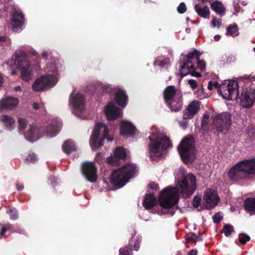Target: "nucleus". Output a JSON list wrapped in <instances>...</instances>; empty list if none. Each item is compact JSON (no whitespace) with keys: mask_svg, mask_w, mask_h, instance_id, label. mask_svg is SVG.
<instances>
[{"mask_svg":"<svg viewBox=\"0 0 255 255\" xmlns=\"http://www.w3.org/2000/svg\"><path fill=\"white\" fill-rule=\"evenodd\" d=\"M201 54L198 50L194 49L185 56L182 60L180 59V77L183 78L188 74L198 78L201 77L200 73L196 72V69L201 71L205 70V62L200 59Z\"/></svg>","mask_w":255,"mask_h":255,"instance_id":"nucleus-1","label":"nucleus"},{"mask_svg":"<svg viewBox=\"0 0 255 255\" xmlns=\"http://www.w3.org/2000/svg\"><path fill=\"white\" fill-rule=\"evenodd\" d=\"M179 189L176 187H167L160 192V214H174L175 206L179 201Z\"/></svg>","mask_w":255,"mask_h":255,"instance_id":"nucleus-2","label":"nucleus"},{"mask_svg":"<svg viewBox=\"0 0 255 255\" xmlns=\"http://www.w3.org/2000/svg\"><path fill=\"white\" fill-rule=\"evenodd\" d=\"M250 174L255 175V159L242 161L232 167L228 172L229 178L235 181L247 177Z\"/></svg>","mask_w":255,"mask_h":255,"instance_id":"nucleus-3","label":"nucleus"},{"mask_svg":"<svg viewBox=\"0 0 255 255\" xmlns=\"http://www.w3.org/2000/svg\"><path fill=\"white\" fill-rule=\"evenodd\" d=\"M136 171L134 164H126L112 172L110 182L114 186L121 188L134 175Z\"/></svg>","mask_w":255,"mask_h":255,"instance_id":"nucleus-4","label":"nucleus"},{"mask_svg":"<svg viewBox=\"0 0 255 255\" xmlns=\"http://www.w3.org/2000/svg\"><path fill=\"white\" fill-rule=\"evenodd\" d=\"M109 128L105 124L99 123L96 124L90 140L92 149L100 148L104 145V140H112L109 136Z\"/></svg>","mask_w":255,"mask_h":255,"instance_id":"nucleus-5","label":"nucleus"},{"mask_svg":"<svg viewBox=\"0 0 255 255\" xmlns=\"http://www.w3.org/2000/svg\"><path fill=\"white\" fill-rule=\"evenodd\" d=\"M232 115L228 112L217 114L211 117L215 128L218 132L226 133L232 124Z\"/></svg>","mask_w":255,"mask_h":255,"instance_id":"nucleus-6","label":"nucleus"},{"mask_svg":"<svg viewBox=\"0 0 255 255\" xmlns=\"http://www.w3.org/2000/svg\"><path fill=\"white\" fill-rule=\"evenodd\" d=\"M178 186L181 189V193L184 198H188L193 194L196 189V178L192 173L184 176L179 181Z\"/></svg>","mask_w":255,"mask_h":255,"instance_id":"nucleus-7","label":"nucleus"},{"mask_svg":"<svg viewBox=\"0 0 255 255\" xmlns=\"http://www.w3.org/2000/svg\"><path fill=\"white\" fill-rule=\"evenodd\" d=\"M177 149L182 160L188 161L195 150L194 137L191 135L184 137L178 146Z\"/></svg>","mask_w":255,"mask_h":255,"instance_id":"nucleus-8","label":"nucleus"},{"mask_svg":"<svg viewBox=\"0 0 255 255\" xmlns=\"http://www.w3.org/2000/svg\"><path fill=\"white\" fill-rule=\"evenodd\" d=\"M239 86L236 81H225L221 84L219 94L228 100H232L233 98L239 96Z\"/></svg>","mask_w":255,"mask_h":255,"instance_id":"nucleus-9","label":"nucleus"},{"mask_svg":"<svg viewBox=\"0 0 255 255\" xmlns=\"http://www.w3.org/2000/svg\"><path fill=\"white\" fill-rule=\"evenodd\" d=\"M56 77L53 75H45L36 79L32 86L35 92H41L45 89L54 87L57 83Z\"/></svg>","mask_w":255,"mask_h":255,"instance_id":"nucleus-10","label":"nucleus"},{"mask_svg":"<svg viewBox=\"0 0 255 255\" xmlns=\"http://www.w3.org/2000/svg\"><path fill=\"white\" fill-rule=\"evenodd\" d=\"M15 63L17 64V67L21 71V77L24 81H28L32 74V70L30 67L28 58L24 53L16 57Z\"/></svg>","mask_w":255,"mask_h":255,"instance_id":"nucleus-11","label":"nucleus"},{"mask_svg":"<svg viewBox=\"0 0 255 255\" xmlns=\"http://www.w3.org/2000/svg\"><path fill=\"white\" fill-rule=\"evenodd\" d=\"M81 171L87 181L92 183L97 181V169L94 162H84L81 166Z\"/></svg>","mask_w":255,"mask_h":255,"instance_id":"nucleus-12","label":"nucleus"},{"mask_svg":"<svg viewBox=\"0 0 255 255\" xmlns=\"http://www.w3.org/2000/svg\"><path fill=\"white\" fill-rule=\"evenodd\" d=\"M236 98L240 99V103L241 106L245 108H250L254 103L255 99V90L250 89H244L241 94L239 93Z\"/></svg>","mask_w":255,"mask_h":255,"instance_id":"nucleus-13","label":"nucleus"},{"mask_svg":"<svg viewBox=\"0 0 255 255\" xmlns=\"http://www.w3.org/2000/svg\"><path fill=\"white\" fill-rule=\"evenodd\" d=\"M203 200L206 209L210 210L218 204L220 198L214 190L207 188L204 192Z\"/></svg>","mask_w":255,"mask_h":255,"instance_id":"nucleus-14","label":"nucleus"},{"mask_svg":"<svg viewBox=\"0 0 255 255\" xmlns=\"http://www.w3.org/2000/svg\"><path fill=\"white\" fill-rule=\"evenodd\" d=\"M149 139L150 142L149 146L151 153L150 158L151 160H155L159 157V135L158 133H152L149 136Z\"/></svg>","mask_w":255,"mask_h":255,"instance_id":"nucleus-15","label":"nucleus"},{"mask_svg":"<svg viewBox=\"0 0 255 255\" xmlns=\"http://www.w3.org/2000/svg\"><path fill=\"white\" fill-rule=\"evenodd\" d=\"M131 240L129 241V246H126L123 249H121L119 251V255H130L129 252H131L132 251V247L133 248V250L136 251H138L139 249V244L141 241V238L136 237V239L134 241L133 245H132V239H134L136 233L134 229L131 228Z\"/></svg>","mask_w":255,"mask_h":255,"instance_id":"nucleus-16","label":"nucleus"},{"mask_svg":"<svg viewBox=\"0 0 255 255\" xmlns=\"http://www.w3.org/2000/svg\"><path fill=\"white\" fill-rule=\"evenodd\" d=\"M127 157L126 149L123 147H118L114 151V155L107 158L108 163L117 166L120 164V159L125 160Z\"/></svg>","mask_w":255,"mask_h":255,"instance_id":"nucleus-17","label":"nucleus"},{"mask_svg":"<svg viewBox=\"0 0 255 255\" xmlns=\"http://www.w3.org/2000/svg\"><path fill=\"white\" fill-rule=\"evenodd\" d=\"M19 103V100L18 98L7 96L0 100V108L2 110L11 111L17 106Z\"/></svg>","mask_w":255,"mask_h":255,"instance_id":"nucleus-18","label":"nucleus"},{"mask_svg":"<svg viewBox=\"0 0 255 255\" xmlns=\"http://www.w3.org/2000/svg\"><path fill=\"white\" fill-rule=\"evenodd\" d=\"M200 103L198 101H193L188 106L186 111H184L183 119L184 120L192 119L199 111Z\"/></svg>","mask_w":255,"mask_h":255,"instance_id":"nucleus-19","label":"nucleus"},{"mask_svg":"<svg viewBox=\"0 0 255 255\" xmlns=\"http://www.w3.org/2000/svg\"><path fill=\"white\" fill-rule=\"evenodd\" d=\"M182 93L180 90L177 89L174 86H167L163 92L165 103L175 98L181 97Z\"/></svg>","mask_w":255,"mask_h":255,"instance_id":"nucleus-20","label":"nucleus"},{"mask_svg":"<svg viewBox=\"0 0 255 255\" xmlns=\"http://www.w3.org/2000/svg\"><path fill=\"white\" fill-rule=\"evenodd\" d=\"M69 101L74 109L80 112L85 110V99L83 94L78 93L73 96L71 95Z\"/></svg>","mask_w":255,"mask_h":255,"instance_id":"nucleus-21","label":"nucleus"},{"mask_svg":"<svg viewBox=\"0 0 255 255\" xmlns=\"http://www.w3.org/2000/svg\"><path fill=\"white\" fill-rule=\"evenodd\" d=\"M24 21V16L19 10H15L12 15L11 25L13 30L16 31L23 25Z\"/></svg>","mask_w":255,"mask_h":255,"instance_id":"nucleus-22","label":"nucleus"},{"mask_svg":"<svg viewBox=\"0 0 255 255\" xmlns=\"http://www.w3.org/2000/svg\"><path fill=\"white\" fill-rule=\"evenodd\" d=\"M120 113V109L113 104H108L105 108V113L108 121L118 119Z\"/></svg>","mask_w":255,"mask_h":255,"instance_id":"nucleus-23","label":"nucleus"},{"mask_svg":"<svg viewBox=\"0 0 255 255\" xmlns=\"http://www.w3.org/2000/svg\"><path fill=\"white\" fill-rule=\"evenodd\" d=\"M135 131V127L130 122L122 121L120 126V133L123 135L133 136Z\"/></svg>","mask_w":255,"mask_h":255,"instance_id":"nucleus-24","label":"nucleus"},{"mask_svg":"<svg viewBox=\"0 0 255 255\" xmlns=\"http://www.w3.org/2000/svg\"><path fill=\"white\" fill-rule=\"evenodd\" d=\"M166 106L170 109L171 112H178L182 109L183 96L175 98L174 99L165 102Z\"/></svg>","mask_w":255,"mask_h":255,"instance_id":"nucleus-25","label":"nucleus"},{"mask_svg":"<svg viewBox=\"0 0 255 255\" xmlns=\"http://www.w3.org/2000/svg\"><path fill=\"white\" fill-rule=\"evenodd\" d=\"M172 147V141L166 135L160 132V158L168 152V149Z\"/></svg>","mask_w":255,"mask_h":255,"instance_id":"nucleus-26","label":"nucleus"},{"mask_svg":"<svg viewBox=\"0 0 255 255\" xmlns=\"http://www.w3.org/2000/svg\"><path fill=\"white\" fill-rule=\"evenodd\" d=\"M39 129L35 125H30L24 133L25 137L29 141L33 142L38 138Z\"/></svg>","mask_w":255,"mask_h":255,"instance_id":"nucleus-27","label":"nucleus"},{"mask_svg":"<svg viewBox=\"0 0 255 255\" xmlns=\"http://www.w3.org/2000/svg\"><path fill=\"white\" fill-rule=\"evenodd\" d=\"M157 204V200L153 193L146 194L142 202V205L146 210L154 207Z\"/></svg>","mask_w":255,"mask_h":255,"instance_id":"nucleus-28","label":"nucleus"},{"mask_svg":"<svg viewBox=\"0 0 255 255\" xmlns=\"http://www.w3.org/2000/svg\"><path fill=\"white\" fill-rule=\"evenodd\" d=\"M115 101L119 106L126 107L128 102V96L126 92L121 89L118 90L115 94Z\"/></svg>","mask_w":255,"mask_h":255,"instance_id":"nucleus-29","label":"nucleus"},{"mask_svg":"<svg viewBox=\"0 0 255 255\" xmlns=\"http://www.w3.org/2000/svg\"><path fill=\"white\" fill-rule=\"evenodd\" d=\"M211 8L213 10L216 12V13L220 15L221 16L225 14L226 8L220 1L216 0L213 1L211 4Z\"/></svg>","mask_w":255,"mask_h":255,"instance_id":"nucleus-30","label":"nucleus"},{"mask_svg":"<svg viewBox=\"0 0 255 255\" xmlns=\"http://www.w3.org/2000/svg\"><path fill=\"white\" fill-rule=\"evenodd\" d=\"M195 10L200 17L204 18H209L210 12L207 6L202 7L199 4H196L195 5Z\"/></svg>","mask_w":255,"mask_h":255,"instance_id":"nucleus-31","label":"nucleus"},{"mask_svg":"<svg viewBox=\"0 0 255 255\" xmlns=\"http://www.w3.org/2000/svg\"><path fill=\"white\" fill-rule=\"evenodd\" d=\"M62 150L67 154H70L76 150V148L74 143L71 140L65 141L62 145Z\"/></svg>","mask_w":255,"mask_h":255,"instance_id":"nucleus-32","label":"nucleus"},{"mask_svg":"<svg viewBox=\"0 0 255 255\" xmlns=\"http://www.w3.org/2000/svg\"><path fill=\"white\" fill-rule=\"evenodd\" d=\"M0 119L5 127L9 130L13 128L15 121L11 117L8 115H3L1 116Z\"/></svg>","mask_w":255,"mask_h":255,"instance_id":"nucleus-33","label":"nucleus"},{"mask_svg":"<svg viewBox=\"0 0 255 255\" xmlns=\"http://www.w3.org/2000/svg\"><path fill=\"white\" fill-rule=\"evenodd\" d=\"M245 209L249 212H255V198H248L244 203Z\"/></svg>","mask_w":255,"mask_h":255,"instance_id":"nucleus-34","label":"nucleus"},{"mask_svg":"<svg viewBox=\"0 0 255 255\" xmlns=\"http://www.w3.org/2000/svg\"><path fill=\"white\" fill-rule=\"evenodd\" d=\"M210 120L208 114H204L201 122V129L204 133L208 132L209 129Z\"/></svg>","mask_w":255,"mask_h":255,"instance_id":"nucleus-35","label":"nucleus"},{"mask_svg":"<svg viewBox=\"0 0 255 255\" xmlns=\"http://www.w3.org/2000/svg\"><path fill=\"white\" fill-rule=\"evenodd\" d=\"M226 35H230L233 37L238 36L239 35V28L237 24L234 23L229 25L227 27Z\"/></svg>","mask_w":255,"mask_h":255,"instance_id":"nucleus-36","label":"nucleus"},{"mask_svg":"<svg viewBox=\"0 0 255 255\" xmlns=\"http://www.w3.org/2000/svg\"><path fill=\"white\" fill-rule=\"evenodd\" d=\"M185 238L187 243L193 242L196 243L197 241H201L202 240L201 237V234L197 236L196 234L193 233H189L186 234Z\"/></svg>","mask_w":255,"mask_h":255,"instance_id":"nucleus-37","label":"nucleus"},{"mask_svg":"<svg viewBox=\"0 0 255 255\" xmlns=\"http://www.w3.org/2000/svg\"><path fill=\"white\" fill-rule=\"evenodd\" d=\"M235 232L234 227L231 224H225L221 231V233H224L226 237H228L232 233Z\"/></svg>","mask_w":255,"mask_h":255,"instance_id":"nucleus-38","label":"nucleus"},{"mask_svg":"<svg viewBox=\"0 0 255 255\" xmlns=\"http://www.w3.org/2000/svg\"><path fill=\"white\" fill-rule=\"evenodd\" d=\"M0 226L1 228L0 236L1 237H4V238H5V232L7 231L11 230L12 225L9 223H7L6 224H0Z\"/></svg>","mask_w":255,"mask_h":255,"instance_id":"nucleus-39","label":"nucleus"},{"mask_svg":"<svg viewBox=\"0 0 255 255\" xmlns=\"http://www.w3.org/2000/svg\"><path fill=\"white\" fill-rule=\"evenodd\" d=\"M18 124L19 129L20 130H23L27 125L28 122L25 118H19Z\"/></svg>","mask_w":255,"mask_h":255,"instance_id":"nucleus-40","label":"nucleus"},{"mask_svg":"<svg viewBox=\"0 0 255 255\" xmlns=\"http://www.w3.org/2000/svg\"><path fill=\"white\" fill-rule=\"evenodd\" d=\"M160 59V67H165L167 68L170 66V58L169 57H163Z\"/></svg>","mask_w":255,"mask_h":255,"instance_id":"nucleus-41","label":"nucleus"},{"mask_svg":"<svg viewBox=\"0 0 255 255\" xmlns=\"http://www.w3.org/2000/svg\"><path fill=\"white\" fill-rule=\"evenodd\" d=\"M250 239V236L246 234L242 233L239 235V242L242 245L246 244Z\"/></svg>","mask_w":255,"mask_h":255,"instance_id":"nucleus-42","label":"nucleus"},{"mask_svg":"<svg viewBox=\"0 0 255 255\" xmlns=\"http://www.w3.org/2000/svg\"><path fill=\"white\" fill-rule=\"evenodd\" d=\"M38 160V158L36 154L34 153H30L26 158V160L30 163H34Z\"/></svg>","mask_w":255,"mask_h":255,"instance_id":"nucleus-43","label":"nucleus"},{"mask_svg":"<svg viewBox=\"0 0 255 255\" xmlns=\"http://www.w3.org/2000/svg\"><path fill=\"white\" fill-rule=\"evenodd\" d=\"M11 231L12 232L19 233V234H22V235L26 234L25 230L19 226H18L16 227H13L12 226Z\"/></svg>","mask_w":255,"mask_h":255,"instance_id":"nucleus-44","label":"nucleus"},{"mask_svg":"<svg viewBox=\"0 0 255 255\" xmlns=\"http://www.w3.org/2000/svg\"><path fill=\"white\" fill-rule=\"evenodd\" d=\"M9 213L11 219L14 220L18 218V213L15 209H10Z\"/></svg>","mask_w":255,"mask_h":255,"instance_id":"nucleus-45","label":"nucleus"},{"mask_svg":"<svg viewBox=\"0 0 255 255\" xmlns=\"http://www.w3.org/2000/svg\"><path fill=\"white\" fill-rule=\"evenodd\" d=\"M177 10L180 14L184 13L187 10V7L184 2H181L177 8Z\"/></svg>","mask_w":255,"mask_h":255,"instance_id":"nucleus-46","label":"nucleus"},{"mask_svg":"<svg viewBox=\"0 0 255 255\" xmlns=\"http://www.w3.org/2000/svg\"><path fill=\"white\" fill-rule=\"evenodd\" d=\"M201 198L198 196H194L193 199L192 205L195 208H198L201 204Z\"/></svg>","mask_w":255,"mask_h":255,"instance_id":"nucleus-47","label":"nucleus"},{"mask_svg":"<svg viewBox=\"0 0 255 255\" xmlns=\"http://www.w3.org/2000/svg\"><path fill=\"white\" fill-rule=\"evenodd\" d=\"M223 217L219 213H216L213 217L214 223L216 224L219 223L223 219Z\"/></svg>","mask_w":255,"mask_h":255,"instance_id":"nucleus-48","label":"nucleus"},{"mask_svg":"<svg viewBox=\"0 0 255 255\" xmlns=\"http://www.w3.org/2000/svg\"><path fill=\"white\" fill-rule=\"evenodd\" d=\"M188 83L192 89H195L197 87V84L195 80L190 79L188 81Z\"/></svg>","mask_w":255,"mask_h":255,"instance_id":"nucleus-49","label":"nucleus"},{"mask_svg":"<svg viewBox=\"0 0 255 255\" xmlns=\"http://www.w3.org/2000/svg\"><path fill=\"white\" fill-rule=\"evenodd\" d=\"M222 20L221 19L214 18L212 22V24L213 27L217 26L219 27L221 24Z\"/></svg>","mask_w":255,"mask_h":255,"instance_id":"nucleus-50","label":"nucleus"},{"mask_svg":"<svg viewBox=\"0 0 255 255\" xmlns=\"http://www.w3.org/2000/svg\"><path fill=\"white\" fill-rule=\"evenodd\" d=\"M101 89L103 93H110L111 92V88L109 85H102Z\"/></svg>","mask_w":255,"mask_h":255,"instance_id":"nucleus-51","label":"nucleus"},{"mask_svg":"<svg viewBox=\"0 0 255 255\" xmlns=\"http://www.w3.org/2000/svg\"><path fill=\"white\" fill-rule=\"evenodd\" d=\"M148 186L149 188L154 190L157 189L158 185L154 182H151L148 184Z\"/></svg>","mask_w":255,"mask_h":255,"instance_id":"nucleus-52","label":"nucleus"},{"mask_svg":"<svg viewBox=\"0 0 255 255\" xmlns=\"http://www.w3.org/2000/svg\"><path fill=\"white\" fill-rule=\"evenodd\" d=\"M213 87L217 88L218 89V94L220 92V87H221V84H220L217 81H213Z\"/></svg>","mask_w":255,"mask_h":255,"instance_id":"nucleus-53","label":"nucleus"},{"mask_svg":"<svg viewBox=\"0 0 255 255\" xmlns=\"http://www.w3.org/2000/svg\"><path fill=\"white\" fill-rule=\"evenodd\" d=\"M16 188L17 191H21L24 189V186L23 185H19V182L17 181L16 182Z\"/></svg>","mask_w":255,"mask_h":255,"instance_id":"nucleus-54","label":"nucleus"},{"mask_svg":"<svg viewBox=\"0 0 255 255\" xmlns=\"http://www.w3.org/2000/svg\"><path fill=\"white\" fill-rule=\"evenodd\" d=\"M213 81H210L208 82L207 88L209 90H212L213 89Z\"/></svg>","mask_w":255,"mask_h":255,"instance_id":"nucleus-55","label":"nucleus"},{"mask_svg":"<svg viewBox=\"0 0 255 255\" xmlns=\"http://www.w3.org/2000/svg\"><path fill=\"white\" fill-rule=\"evenodd\" d=\"M197 254V250H191L188 253V255H196Z\"/></svg>","mask_w":255,"mask_h":255,"instance_id":"nucleus-56","label":"nucleus"},{"mask_svg":"<svg viewBox=\"0 0 255 255\" xmlns=\"http://www.w3.org/2000/svg\"><path fill=\"white\" fill-rule=\"evenodd\" d=\"M40 107H39V104L36 102H35L33 103V108L34 109V110H37L39 109Z\"/></svg>","mask_w":255,"mask_h":255,"instance_id":"nucleus-57","label":"nucleus"},{"mask_svg":"<svg viewBox=\"0 0 255 255\" xmlns=\"http://www.w3.org/2000/svg\"><path fill=\"white\" fill-rule=\"evenodd\" d=\"M4 79L1 73H0V87L2 86L3 84Z\"/></svg>","mask_w":255,"mask_h":255,"instance_id":"nucleus-58","label":"nucleus"},{"mask_svg":"<svg viewBox=\"0 0 255 255\" xmlns=\"http://www.w3.org/2000/svg\"><path fill=\"white\" fill-rule=\"evenodd\" d=\"M7 37L5 36H0V42H4L6 40Z\"/></svg>","mask_w":255,"mask_h":255,"instance_id":"nucleus-59","label":"nucleus"},{"mask_svg":"<svg viewBox=\"0 0 255 255\" xmlns=\"http://www.w3.org/2000/svg\"><path fill=\"white\" fill-rule=\"evenodd\" d=\"M14 90L15 92H20L21 91V88L20 86H17L14 88Z\"/></svg>","mask_w":255,"mask_h":255,"instance_id":"nucleus-60","label":"nucleus"},{"mask_svg":"<svg viewBox=\"0 0 255 255\" xmlns=\"http://www.w3.org/2000/svg\"><path fill=\"white\" fill-rule=\"evenodd\" d=\"M42 56L43 58L46 59L48 56L47 52L46 51L43 52L42 53Z\"/></svg>","mask_w":255,"mask_h":255,"instance_id":"nucleus-61","label":"nucleus"},{"mask_svg":"<svg viewBox=\"0 0 255 255\" xmlns=\"http://www.w3.org/2000/svg\"><path fill=\"white\" fill-rule=\"evenodd\" d=\"M214 40L216 41L219 40L221 38V36L220 35H216L214 36Z\"/></svg>","mask_w":255,"mask_h":255,"instance_id":"nucleus-62","label":"nucleus"},{"mask_svg":"<svg viewBox=\"0 0 255 255\" xmlns=\"http://www.w3.org/2000/svg\"><path fill=\"white\" fill-rule=\"evenodd\" d=\"M201 1L202 3L205 4L207 2H210L211 0H201Z\"/></svg>","mask_w":255,"mask_h":255,"instance_id":"nucleus-63","label":"nucleus"},{"mask_svg":"<svg viewBox=\"0 0 255 255\" xmlns=\"http://www.w3.org/2000/svg\"><path fill=\"white\" fill-rule=\"evenodd\" d=\"M176 255H182L180 251H178Z\"/></svg>","mask_w":255,"mask_h":255,"instance_id":"nucleus-64","label":"nucleus"}]
</instances>
